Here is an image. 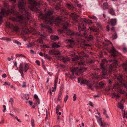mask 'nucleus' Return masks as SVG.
<instances>
[{"mask_svg":"<svg viewBox=\"0 0 127 127\" xmlns=\"http://www.w3.org/2000/svg\"><path fill=\"white\" fill-rule=\"evenodd\" d=\"M88 30L91 32H93L94 34L95 35H98L99 33V29L94 27L91 26L89 27Z\"/></svg>","mask_w":127,"mask_h":127,"instance_id":"9b49d317","label":"nucleus"},{"mask_svg":"<svg viewBox=\"0 0 127 127\" xmlns=\"http://www.w3.org/2000/svg\"><path fill=\"white\" fill-rule=\"evenodd\" d=\"M7 76L5 74H3L2 76V77L3 78H4L6 77Z\"/></svg>","mask_w":127,"mask_h":127,"instance_id":"13d9d810","label":"nucleus"},{"mask_svg":"<svg viewBox=\"0 0 127 127\" xmlns=\"http://www.w3.org/2000/svg\"><path fill=\"white\" fill-rule=\"evenodd\" d=\"M70 16L73 18V19H75V22H77V21L76 20L78 17L77 15L75 14V13H71L70 15Z\"/></svg>","mask_w":127,"mask_h":127,"instance_id":"f3484780","label":"nucleus"},{"mask_svg":"<svg viewBox=\"0 0 127 127\" xmlns=\"http://www.w3.org/2000/svg\"><path fill=\"white\" fill-rule=\"evenodd\" d=\"M58 60H63L64 63H65L69 61V58L67 56H58L57 57Z\"/></svg>","mask_w":127,"mask_h":127,"instance_id":"f8f14e48","label":"nucleus"},{"mask_svg":"<svg viewBox=\"0 0 127 127\" xmlns=\"http://www.w3.org/2000/svg\"><path fill=\"white\" fill-rule=\"evenodd\" d=\"M50 37L51 40L54 41L58 40L59 38L58 36L54 35H51Z\"/></svg>","mask_w":127,"mask_h":127,"instance_id":"dca6fc26","label":"nucleus"},{"mask_svg":"<svg viewBox=\"0 0 127 127\" xmlns=\"http://www.w3.org/2000/svg\"><path fill=\"white\" fill-rule=\"evenodd\" d=\"M69 24L66 23H65L64 24L63 29L66 31L67 34L70 36L71 37L73 36L75 34V33L71 31L68 28Z\"/></svg>","mask_w":127,"mask_h":127,"instance_id":"6e6552de","label":"nucleus"},{"mask_svg":"<svg viewBox=\"0 0 127 127\" xmlns=\"http://www.w3.org/2000/svg\"><path fill=\"white\" fill-rule=\"evenodd\" d=\"M77 5V6L79 8H80L81 7V6L80 4H78Z\"/></svg>","mask_w":127,"mask_h":127,"instance_id":"774afa93","label":"nucleus"},{"mask_svg":"<svg viewBox=\"0 0 127 127\" xmlns=\"http://www.w3.org/2000/svg\"><path fill=\"white\" fill-rule=\"evenodd\" d=\"M109 52L111 54V56H113L114 59L109 60L110 62H112V63L109 65L108 70L107 71L105 67V62L106 60V59H104L102 60L100 64V67L102 70V74L104 75H106L108 72L110 73L111 72L115 71L116 70L117 66L118 65L116 57L119 54V53L116 50L114 47H112L110 50Z\"/></svg>","mask_w":127,"mask_h":127,"instance_id":"f03ea898","label":"nucleus"},{"mask_svg":"<svg viewBox=\"0 0 127 127\" xmlns=\"http://www.w3.org/2000/svg\"><path fill=\"white\" fill-rule=\"evenodd\" d=\"M94 83V82H89L86 80L82 79L81 82L80 83L81 85L83 84H86L88 86V88L89 89L91 88L93 86Z\"/></svg>","mask_w":127,"mask_h":127,"instance_id":"9d476101","label":"nucleus"},{"mask_svg":"<svg viewBox=\"0 0 127 127\" xmlns=\"http://www.w3.org/2000/svg\"><path fill=\"white\" fill-rule=\"evenodd\" d=\"M99 124L102 127H106L107 125L106 123L103 122L99 123Z\"/></svg>","mask_w":127,"mask_h":127,"instance_id":"412c9836","label":"nucleus"},{"mask_svg":"<svg viewBox=\"0 0 127 127\" xmlns=\"http://www.w3.org/2000/svg\"><path fill=\"white\" fill-rule=\"evenodd\" d=\"M87 68L85 67H80V68H78V67H76L75 68H72L70 69V70L71 72H72V75L70 74L69 78L71 79H72L74 78V75L75 71H77L81 72H83Z\"/></svg>","mask_w":127,"mask_h":127,"instance_id":"423d86ee","label":"nucleus"},{"mask_svg":"<svg viewBox=\"0 0 127 127\" xmlns=\"http://www.w3.org/2000/svg\"><path fill=\"white\" fill-rule=\"evenodd\" d=\"M6 25L8 27H10V28H12L13 30L16 32H17L19 29L17 26H14L10 23H8L6 24Z\"/></svg>","mask_w":127,"mask_h":127,"instance_id":"ddd939ff","label":"nucleus"},{"mask_svg":"<svg viewBox=\"0 0 127 127\" xmlns=\"http://www.w3.org/2000/svg\"><path fill=\"white\" fill-rule=\"evenodd\" d=\"M26 83L25 82H23L22 85V87L23 88L25 87H26Z\"/></svg>","mask_w":127,"mask_h":127,"instance_id":"8fccbe9b","label":"nucleus"},{"mask_svg":"<svg viewBox=\"0 0 127 127\" xmlns=\"http://www.w3.org/2000/svg\"><path fill=\"white\" fill-rule=\"evenodd\" d=\"M117 37V34L116 32H115L112 35V37L113 39H116Z\"/></svg>","mask_w":127,"mask_h":127,"instance_id":"2f4dec72","label":"nucleus"},{"mask_svg":"<svg viewBox=\"0 0 127 127\" xmlns=\"http://www.w3.org/2000/svg\"><path fill=\"white\" fill-rule=\"evenodd\" d=\"M108 13L112 15H115V13L114 9L112 8H111L109 9Z\"/></svg>","mask_w":127,"mask_h":127,"instance_id":"a211bd4d","label":"nucleus"},{"mask_svg":"<svg viewBox=\"0 0 127 127\" xmlns=\"http://www.w3.org/2000/svg\"><path fill=\"white\" fill-rule=\"evenodd\" d=\"M29 104L30 105H31L32 104V101H29Z\"/></svg>","mask_w":127,"mask_h":127,"instance_id":"69168bd1","label":"nucleus"},{"mask_svg":"<svg viewBox=\"0 0 127 127\" xmlns=\"http://www.w3.org/2000/svg\"><path fill=\"white\" fill-rule=\"evenodd\" d=\"M57 0H47V1L49 2V3H51L53 2H55Z\"/></svg>","mask_w":127,"mask_h":127,"instance_id":"c9c22d12","label":"nucleus"},{"mask_svg":"<svg viewBox=\"0 0 127 127\" xmlns=\"http://www.w3.org/2000/svg\"><path fill=\"white\" fill-rule=\"evenodd\" d=\"M95 62V61L94 60H90L88 62V63L90 64H91L92 63H94Z\"/></svg>","mask_w":127,"mask_h":127,"instance_id":"c03bdc74","label":"nucleus"},{"mask_svg":"<svg viewBox=\"0 0 127 127\" xmlns=\"http://www.w3.org/2000/svg\"><path fill=\"white\" fill-rule=\"evenodd\" d=\"M35 62L38 65H40V62H39V61L37 60H36V61Z\"/></svg>","mask_w":127,"mask_h":127,"instance_id":"6e6d98bb","label":"nucleus"},{"mask_svg":"<svg viewBox=\"0 0 127 127\" xmlns=\"http://www.w3.org/2000/svg\"><path fill=\"white\" fill-rule=\"evenodd\" d=\"M61 108V106L59 105H58L56 108V112L57 113L59 112L60 109Z\"/></svg>","mask_w":127,"mask_h":127,"instance_id":"7c9ffc66","label":"nucleus"},{"mask_svg":"<svg viewBox=\"0 0 127 127\" xmlns=\"http://www.w3.org/2000/svg\"><path fill=\"white\" fill-rule=\"evenodd\" d=\"M61 5L60 3L59 2L55 6V9L57 10H59L60 9V7Z\"/></svg>","mask_w":127,"mask_h":127,"instance_id":"4be33fe9","label":"nucleus"},{"mask_svg":"<svg viewBox=\"0 0 127 127\" xmlns=\"http://www.w3.org/2000/svg\"><path fill=\"white\" fill-rule=\"evenodd\" d=\"M92 18L93 19H94L96 21L97 20V18L95 17L94 16H93V17Z\"/></svg>","mask_w":127,"mask_h":127,"instance_id":"bf43d9fd","label":"nucleus"},{"mask_svg":"<svg viewBox=\"0 0 127 127\" xmlns=\"http://www.w3.org/2000/svg\"><path fill=\"white\" fill-rule=\"evenodd\" d=\"M99 87L100 88H102L103 87L104 85V84L102 82H100L99 83Z\"/></svg>","mask_w":127,"mask_h":127,"instance_id":"4c0bfd02","label":"nucleus"},{"mask_svg":"<svg viewBox=\"0 0 127 127\" xmlns=\"http://www.w3.org/2000/svg\"><path fill=\"white\" fill-rule=\"evenodd\" d=\"M108 8V4L106 2L104 3L103 4V9H107Z\"/></svg>","mask_w":127,"mask_h":127,"instance_id":"a878e982","label":"nucleus"},{"mask_svg":"<svg viewBox=\"0 0 127 127\" xmlns=\"http://www.w3.org/2000/svg\"><path fill=\"white\" fill-rule=\"evenodd\" d=\"M25 3L23 0H19L18 2V6L20 12L22 14L21 15L13 9H11L6 10L2 9L1 10L0 12V19H2L3 17L5 15H8L9 13L12 14L15 17H13L11 20L13 22H18L21 24L24 23V26H25L28 23L31 17L28 11V9L25 7Z\"/></svg>","mask_w":127,"mask_h":127,"instance_id":"f257e3e1","label":"nucleus"},{"mask_svg":"<svg viewBox=\"0 0 127 127\" xmlns=\"http://www.w3.org/2000/svg\"><path fill=\"white\" fill-rule=\"evenodd\" d=\"M79 56L80 57H87V56L83 52H82L79 54Z\"/></svg>","mask_w":127,"mask_h":127,"instance_id":"393cba45","label":"nucleus"},{"mask_svg":"<svg viewBox=\"0 0 127 127\" xmlns=\"http://www.w3.org/2000/svg\"><path fill=\"white\" fill-rule=\"evenodd\" d=\"M34 98L36 99V102L34 103L35 105H37L38 104H40L39 99L38 98V96L37 95L35 94L34 96Z\"/></svg>","mask_w":127,"mask_h":127,"instance_id":"2eb2a0df","label":"nucleus"},{"mask_svg":"<svg viewBox=\"0 0 127 127\" xmlns=\"http://www.w3.org/2000/svg\"><path fill=\"white\" fill-rule=\"evenodd\" d=\"M16 56L17 57H20V56H21V57H25V56H24V55H23L22 54H16Z\"/></svg>","mask_w":127,"mask_h":127,"instance_id":"37998d69","label":"nucleus"},{"mask_svg":"<svg viewBox=\"0 0 127 127\" xmlns=\"http://www.w3.org/2000/svg\"><path fill=\"white\" fill-rule=\"evenodd\" d=\"M53 13V11L48 10L46 12V14L41 16V19L43 22L46 24L49 23L52 24H55L57 25H62L64 26V24L65 23L69 24L65 21V18L64 16L59 17L57 18L55 17L52 15Z\"/></svg>","mask_w":127,"mask_h":127,"instance_id":"7ed1b4c3","label":"nucleus"},{"mask_svg":"<svg viewBox=\"0 0 127 127\" xmlns=\"http://www.w3.org/2000/svg\"><path fill=\"white\" fill-rule=\"evenodd\" d=\"M106 29L107 31H109V25H107L106 26Z\"/></svg>","mask_w":127,"mask_h":127,"instance_id":"4d7b16f0","label":"nucleus"},{"mask_svg":"<svg viewBox=\"0 0 127 127\" xmlns=\"http://www.w3.org/2000/svg\"><path fill=\"white\" fill-rule=\"evenodd\" d=\"M115 76L119 81L120 83H121L123 87L126 88H127V82L125 81L123 82V78L122 76L120 75H115Z\"/></svg>","mask_w":127,"mask_h":127,"instance_id":"1a4fd4ad","label":"nucleus"},{"mask_svg":"<svg viewBox=\"0 0 127 127\" xmlns=\"http://www.w3.org/2000/svg\"><path fill=\"white\" fill-rule=\"evenodd\" d=\"M117 23L116 19V18L112 19H110V21L108 22V23L110 24L112 26H115L116 25Z\"/></svg>","mask_w":127,"mask_h":127,"instance_id":"4468645a","label":"nucleus"},{"mask_svg":"<svg viewBox=\"0 0 127 127\" xmlns=\"http://www.w3.org/2000/svg\"><path fill=\"white\" fill-rule=\"evenodd\" d=\"M48 31L50 33H51L52 31V29L50 27L48 28Z\"/></svg>","mask_w":127,"mask_h":127,"instance_id":"5fc2aeb1","label":"nucleus"},{"mask_svg":"<svg viewBox=\"0 0 127 127\" xmlns=\"http://www.w3.org/2000/svg\"><path fill=\"white\" fill-rule=\"evenodd\" d=\"M49 53L51 55L55 54V52L53 50H51L49 51Z\"/></svg>","mask_w":127,"mask_h":127,"instance_id":"e433bc0d","label":"nucleus"},{"mask_svg":"<svg viewBox=\"0 0 127 127\" xmlns=\"http://www.w3.org/2000/svg\"><path fill=\"white\" fill-rule=\"evenodd\" d=\"M27 46L28 48L31 47L32 46V45L31 43H29V44H27Z\"/></svg>","mask_w":127,"mask_h":127,"instance_id":"864d4df0","label":"nucleus"},{"mask_svg":"<svg viewBox=\"0 0 127 127\" xmlns=\"http://www.w3.org/2000/svg\"><path fill=\"white\" fill-rule=\"evenodd\" d=\"M83 63L82 62H79L78 63V65H81L83 64Z\"/></svg>","mask_w":127,"mask_h":127,"instance_id":"e2e57ef3","label":"nucleus"},{"mask_svg":"<svg viewBox=\"0 0 127 127\" xmlns=\"http://www.w3.org/2000/svg\"><path fill=\"white\" fill-rule=\"evenodd\" d=\"M91 40H92L93 39V36L91 35H90L88 37Z\"/></svg>","mask_w":127,"mask_h":127,"instance_id":"603ef678","label":"nucleus"},{"mask_svg":"<svg viewBox=\"0 0 127 127\" xmlns=\"http://www.w3.org/2000/svg\"><path fill=\"white\" fill-rule=\"evenodd\" d=\"M114 96L116 97V98L117 99L119 98L120 96L118 95H116V94H114Z\"/></svg>","mask_w":127,"mask_h":127,"instance_id":"09e8293b","label":"nucleus"},{"mask_svg":"<svg viewBox=\"0 0 127 127\" xmlns=\"http://www.w3.org/2000/svg\"><path fill=\"white\" fill-rule=\"evenodd\" d=\"M108 44H110L111 45H112V43L110 41H108L107 43H104L105 46H108Z\"/></svg>","mask_w":127,"mask_h":127,"instance_id":"473e14b6","label":"nucleus"},{"mask_svg":"<svg viewBox=\"0 0 127 127\" xmlns=\"http://www.w3.org/2000/svg\"><path fill=\"white\" fill-rule=\"evenodd\" d=\"M40 46L41 47H42V48L46 47V46L45 45H41ZM46 48H47V47H46Z\"/></svg>","mask_w":127,"mask_h":127,"instance_id":"680f3d73","label":"nucleus"},{"mask_svg":"<svg viewBox=\"0 0 127 127\" xmlns=\"http://www.w3.org/2000/svg\"><path fill=\"white\" fill-rule=\"evenodd\" d=\"M66 6L69 9L71 10H73L74 8L72 4L71 3H67Z\"/></svg>","mask_w":127,"mask_h":127,"instance_id":"6ab92c4d","label":"nucleus"},{"mask_svg":"<svg viewBox=\"0 0 127 127\" xmlns=\"http://www.w3.org/2000/svg\"><path fill=\"white\" fill-rule=\"evenodd\" d=\"M98 122L99 124V123H100L101 122H102V119L101 118H98Z\"/></svg>","mask_w":127,"mask_h":127,"instance_id":"a18cd8bd","label":"nucleus"},{"mask_svg":"<svg viewBox=\"0 0 127 127\" xmlns=\"http://www.w3.org/2000/svg\"><path fill=\"white\" fill-rule=\"evenodd\" d=\"M63 90V89H61L60 91L59 92V93L58 98V100H59L60 101L61 100V97L62 94V91Z\"/></svg>","mask_w":127,"mask_h":127,"instance_id":"b1692460","label":"nucleus"},{"mask_svg":"<svg viewBox=\"0 0 127 127\" xmlns=\"http://www.w3.org/2000/svg\"><path fill=\"white\" fill-rule=\"evenodd\" d=\"M37 41L40 43L42 44L43 43V41L41 39L37 40Z\"/></svg>","mask_w":127,"mask_h":127,"instance_id":"a19ab883","label":"nucleus"},{"mask_svg":"<svg viewBox=\"0 0 127 127\" xmlns=\"http://www.w3.org/2000/svg\"><path fill=\"white\" fill-rule=\"evenodd\" d=\"M9 102L11 103V104L12 106L13 109L16 111V110H17V109L14 108V107H13V103L14 102V100L12 98H11L10 99V100L9 101Z\"/></svg>","mask_w":127,"mask_h":127,"instance_id":"aec40b11","label":"nucleus"},{"mask_svg":"<svg viewBox=\"0 0 127 127\" xmlns=\"http://www.w3.org/2000/svg\"><path fill=\"white\" fill-rule=\"evenodd\" d=\"M29 64L26 63L25 64L24 67L23 63H20L19 67L18 70L19 72L21 73L22 77L23 76V71H24L25 72H27L29 69Z\"/></svg>","mask_w":127,"mask_h":127,"instance_id":"0eeeda50","label":"nucleus"},{"mask_svg":"<svg viewBox=\"0 0 127 127\" xmlns=\"http://www.w3.org/2000/svg\"><path fill=\"white\" fill-rule=\"evenodd\" d=\"M3 106L4 108L3 110V112H4L6 110V107L4 105H3Z\"/></svg>","mask_w":127,"mask_h":127,"instance_id":"de8ad7c7","label":"nucleus"},{"mask_svg":"<svg viewBox=\"0 0 127 127\" xmlns=\"http://www.w3.org/2000/svg\"><path fill=\"white\" fill-rule=\"evenodd\" d=\"M14 42L15 43L17 44L18 45H21V43H20V42L18 41L17 40H15Z\"/></svg>","mask_w":127,"mask_h":127,"instance_id":"f704fd0d","label":"nucleus"},{"mask_svg":"<svg viewBox=\"0 0 127 127\" xmlns=\"http://www.w3.org/2000/svg\"><path fill=\"white\" fill-rule=\"evenodd\" d=\"M123 118H124L125 117L127 118V113H126L125 110H122Z\"/></svg>","mask_w":127,"mask_h":127,"instance_id":"5701e85b","label":"nucleus"},{"mask_svg":"<svg viewBox=\"0 0 127 127\" xmlns=\"http://www.w3.org/2000/svg\"><path fill=\"white\" fill-rule=\"evenodd\" d=\"M76 98L77 97L76 96V95L75 94H74V95L73 96V101H75L76 100Z\"/></svg>","mask_w":127,"mask_h":127,"instance_id":"79ce46f5","label":"nucleus"},{"mask_svg":"<svg viewBox=\"0 0 127 127\" xmlns=\"http://www.w3.org/2000/svg\"><path fill=\"white\" fill-rule=\"evenodd\" d=\"M103 110L104 111V112H103V114H106V110H105V109H103Z\"/></svg>","mask_w":127,"mask_h":127,"instance_id":"0e129e2a","label":"nucleus"},{"mask_svg":"<svg viewBox=\"0 0 127 127\" xmlns=\"http://www.w3.org/2000/svg\"><path fill=\"white\" fill-rule=\"evenodd\" d=\"M58 81V77H56L55 80L54 88L55 89L56 88V86Z\"/></svg>","mask_w":127,"mask_h":127,"instance_id":"c85d7f7f","label":"nucleus"},{"mask_svg":"<svg viewBox=\"0 0 127 127\" xmlns=\"http://www.w3.org/2000/svg\"><path fill=\"white\" fill-rule=\"evenodd\" d=\"M30 5L29 7L33 11H37L38 9V7L41 5H43L45 4L43 1L40 0L37 2L34 0H29Z\"/></svg>","mask_w":127,"mask_h":127,"instance_id":"20e7f679","label":"nucleus"},{"mask_svg":"<svg viewBox=\"0 0 127 127\" xmlns=\"http://www.w3.org/2000/svg\"><path fill=\"white\" fill-rule=\"evenodd\" d=\"M31 124H34V120L33 119H32L31 120Z\"/></svg>","mask_w":127,"mask_h":127,"instance_id":"338daca9","label":"nucleus"},{"mask_svg":"<svg viewBox=\"0 0 127 127\" xmlns=\"http://www.w3.org/2000/svg\"><path fill=\"white\" fill-rule=\"evenodd\" d=\"M68 42L71 44H74V41L71 39H68Z\"/></svg>","mask_w":127,"mask_h":127,"instance_id":"72a5a7b5","label":"nucleus"},{"mask_svg":"<svg viewBox=\"0 0 127 127\" xmlns=\"http://www.w3.org/2000/svg\"><path fill=\"white\" fill-rule=\"evenodd\" d=\"M68 96L67 95H66L65 96V97L64 100V102H66L67 100L68 99Z\"/></svg>","mask_w":127,"mask_h":127,"instance_id":"58836bf2","label":"nucleus"},{"mask_svg":"<svg viewBox=\"0 0 127 127\" xmlns=\"http://www.w3.org/2000/svg\"><path fill=\"white\" fill-rule=\"evenodd\" d=\"M15 118L17 120L18 122H19L20 123H21V121L19 120V119H18V117L17 116H16L15 117Z\"/></svg>","mask_w":127,"mask_h":127,"instance_id":"3c124183","label":"nucleus"},{"mask_svg":"<svg viewBox=\"0 0 127 127\" xmlns=\"http://www.w3.org/2000/svg\"><path fill=\"white\" fill-rule=\"evenodd\" d=\"M52 47L53 48H58L60 47V45H58L56 43H54L53 44Z\"/></svg>","mask_w":127,"mask_h":127,"instance_id":"bb28decb","label":"nucleus"},{"mask_svg":"<svg viewBox=\"0 0 127 127\" xmlns=\"http://www.w3.org/2000/svg\"><path fill=\"white\" fill-rule=\"evenodd\" d=\"M118 107L121 109H123L124 108V106L122 103L119 102L118 104Z\"/></svg>","mask_w":127,"mask_h":127,"instance_id":"cd10ccee","label":"nucleus"},{"mask_svg":"<svg viewBox=\"0 0 127 127\" xmlns=\"http://www.w3.org/2000/svg\"><path fill=\"white\" fill-rule=\"evenodd\" d=\"M25 97L26 99L27 100H28L29 99V95L25 94Z\"/></svg>","mask_w":127,"mask_h":127,"instance_id":"ea45409f","label":"nucleus"},{"mask_svg":"<svg viewBox=\"0 0 127 127\" xmlns=\"http://www.w3.org/2000/svg\"><path fill=\"white\" fill-rule=\"evenodd\" d=\"M89 104L90 105V106H93V104H92V103L90 101L89 102Z\"/></svg>","mask_w":127,"mask_h":127,"instance_id":"052dcab7","label":"nucleus"},{"mask_svg":"<svg viewBox=\"0 0 127 127\" xmlns=\"http://www.w3.org/2000/svg\"><path fill=\"white\" fill-rule=\"evenodd\" d=\"M41 26L42 28H46L47 27L45 25L43 24H41Z\"/></svg>","mask_w":127,"mask_h":127,"instance_id":"49530a36","label":"nucleus"},{"mask_svg":"<svg viewBox=\"0 0 127 127\" xmlns=\"http://www.w3.org/2000/svg\"><path fill=\"white\" fill-rule=\"evenodd\" d=\"M44 57L45 58H46V59H49V60H50L52 58L51 57L49 56L47 54H45L44 55Z\"/></svg>","mask_w":127,"mask_h":127,"instance_id":"c756f323","label":"nucleus"},{"mask_svg":"<svg viewBox=\"0 0 127 127\" xmlns=\"http://www.w3.org/2000/svg\"><path fill=\"white\" fill-rule=\"evenodd\" d=\"M92 22L91 20H87L85 19H81V21L79 23V25L78 27V29L79 32L84 31L83 32L84 35H85L86 33V31L85 27L86 23L90 24L92 23Z\"/></svg>","mask_w":127,"mask_h":127,"instance_id":"39448f33","label":"nucleus"}]
</instances>
